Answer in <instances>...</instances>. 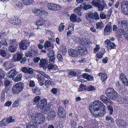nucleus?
I'll return each instance as SVG.
<instances>
[{
    "instance_id": "obj_34",
    "label": "nucleus",
    "mask_w": 128,
    "mask_h": 128,
    "mask_svg": "<svg viewBox=\"0 0 128 128\" xmlns=\"http://www.w3.org/2000/svg\"><path fill=\"white\" fill-rule=\"evenodd\" d=\"M8 123L6 119H4L0 122V126H6Z\"/></svg>"
},
{
    "instance_id": "obj_5",
    "label": "nucleus",
    "mask_w": 128,
    "mask_h": 128,
    "mask_svg": "<svg viewBox=\"0 0 128 128\" xmlns=\"http://www.w3.org/2000/svg\"><path fill=\"white\" fill-rule=\"evenodd\" d=\"M100 0H94L92 2V4L94 6L98 8V10L99 11H102L104 8L106 6V4H102L100 3Z\"/></svg>"
},
{
    "instance_id": "obj_58",
    "label": "nucleus",
    "mask_w": 128,
    "mask_h": 128,
    "mask_svg": "<svg viewBox=\"0 0 128 128\" xmlns=\"http://www.w3.org/2000/svg\"><path fill=\"white\" fill-rule=\"evenodd\" d=\"M51 46V44L50 42H46L44 44V46L45 47L49 48Z\"/></svg>"
},
{
    "instance_id": "obj_21",
    "label": "nucleus",
    "mask_w": 128,
    "mask_h": 128,
    "mask_svg": "<svg viewBox=\"0 0 128 128\" xmlns=\"http://www.w3.org/2000/svg\"><path fill=\"white\" fill-rule=\"evenodd\" d=\"M36 122H31L28 123L26 125V128H37V125H38Z\"/></svg>"
},
{
    "instance_id": "obj_56",
    "label": "nucleus",
    "mask_w": 128,
    "mask_h": 128,
    "mask_svg": "<svg viewBox=\"0 0 128 128\" xmlns=\"http://www.w3.org/2000/svg\"><path fill=\"white\" fill-rule=\"evenodd\" d=\"M6 119L8 122V123L14 122L15 121L14 119H12V116H10L8 118Z\"/></svg>"
},
{
    "instance_id": "obj_22",
    "label": "nucleus",
    "mask_w": 128,
    "mask_h": 128,
    "mask_svg": "<svg viewBox=\"0 0 128 128\" xmlns=\"http://www.w3.org/2000/svg\"><path fill=\"white\" fill-rule=\"evenodd\" d=\"M80 6L84 10H86L88 9L91 8L92 7V5L89 4H86L85 2H84L81 4Z\"/></svg>"
},
{
    "instance_id": "obj_26",
    "label": "nucleus",
    "mask_w": 128,
    "mask_h": 128,
    "mask_svg": "<svg viewBox=\"0 0 128 128\" xmlns=\"http://www.w3.org/2000/svg\"><path fill=\"white\" fill-rule=\"evenodd\" d=\"M105 42L108 46L112 48H114L116 46L114 43L111 42L110 40H106L105 41Z\"/></svg>"
},
{
    "instance_id": "obj_19",
    "label": "nucleus",
    "mask_w": 128,
    "mask_h": 128,
    "mask_svg": "<svg viewBox=\"0 0 128 128\" xmlns=\"http://www.w3.org/2000/svg\"><path fill=\"white\" fill-rule=\"evenodd\" d=\"M46 105V100L44 99L40 100L38 103L37 107L38 108L42 109Z\"/></svg>"
},
{
    "instance_id": "obj_45",
    "label": "nucleus",
    "mask_w": 128,
    "mask_h": 128,
    "mask_svg": "<svg viewBox=\"0 0 128 128\" xmlns=\"http://www.w3.org/2000/svg\"><path fill=\"white\" fill-rule=\"evenodd\" d=\"M56 66H54L52 64H49L48 66V65L47 68H48L49 70H55V69L56 68Z\"/></svg>"
},
{
    "instance_id": "obj_48",
    "label": "nucleus",
    "mask_w": 128,
    "mask_h": 128,
    "mask_svg": "<svg viewBox=\"0 0 128 128\" xmlns=\"http://www.w3.org/2000/svg\"><path fill=\"white\" fill-rule=\"evenodd\" d=\"M0 54L2 56L5 57L6 56V52L5 50L1 49L0 51Z\"/></svg>"
},
{
    "instance_id": "obj_6",
    "label": "nucleus",
    "mask_w": 128,
    "mask_h": 128,
    "mask_svg": "<svg viewBox=\"0 0 128 128\" xmlns=\"http://www.w3.org/2000/svg\"><path fill=\"white\" fill-rule=\"evenodd\" d=\"M48 62L47 59H41L40 60L39 64L40 68L44 70H46L47 68Z\"/></svg>"
},
{
    "instance_id": "obj_8",
    "label": "nucleus",
    "mask_w": 128,
    "mask_h": 128,
    "mask_svg": "<svg viewBox=\"0 0 128 128\" xmlns=\"http://www.w3.org/2000/svg\"><path fill=\"white\" fill-rule=\"evenodd\" d=\"M14 60L15 62L20 61L21 64H24L26 61V58H23L22 54L19 53L17 54L16 59Z\"/></svg>"
},
{
    "instance_id": "obj_16",
    "label": "nucleus",
    "mask_w": 128,
    "mask_h": 128,
    "mask_svg": "<svg viewBox=\"0 0 128 128\" xmlns=\"http://www.w3.org/2000/svg\"><path fill=\"white\" fill-rule=\"evenodd\" d=\"M21 70L24 73L30 74H32L33 73V70L30 68L24 67L22 68Z\"/></svg>"
},
{
    "instance_id": "obj_46",
    "label": "nucleus",
    "mask_w": 128,
    "mask_h": 128,
    "mask_svg": "<svg viewBox=\"0 0 128 128\" xmlns=\"http://www.w3.org/2000/svg\"><path fill=\"white\" fill-rule=\"evenodd\" d=\"M11 83V82L8 79L4 80V85L5 87H7L9 86Z\"/></svg>"
},
{
    "instance_id": "obj_18",
    "label": "nucleus",
    "mask_w": 128,
    "mask_h": 128,
    "mask_svg": "<svg viewBox=\"0 0 128 128\" xmlns=\"http://www.w3.org/2000/svg\"><path fill=\"white\" fill-rule=\"evenodd\" d=\"M101 100L104 104H107L108 103L112 104V102L105 96H101L100 97Z\"/></svg>"
},
{
    "instance_id": "obj_15",
    "label": "nucleus",
    "mask_w": 128,
    "mask_h": 128,
    "mask_svg": "<svg viewBox=\"0 0 128 128\" xmlns=\"http://www.w3.org/2000/svg\"><path fill=\"white\" fill-rule=\"evenodd\" d=\"M112 29V26L110 24H109L105 26L104 29V35H106V34H109V32H111Z\"/></svg>"
},
{
    "instance_id": "obj_1",
    "label": "nucleus",
    "mask_w": 128,
    "mask_h": 128,
    "mask_svg": "<svg viewBox=\"0 0 128 128\" xmlns=\"http://www.w3.org/2000/svg\"><path fill=\"white\" fill-rule=\"evenodd\" d=\"M91 104L90 110L93 116H101L106 113L105 106L100 101H95Z\"/></svg>"
},
{
    "instance_id": "obj_59",
    "label": "nucleus",
    "mask_w": 128,
    "mask_h": 128,
    "mask_svg": "<svg viewBox=\"0 0 128 128\" xmlns=\"http://www.w3.org/2000/svg\"><path fill=\"white\" fill-rule=\"evenodd\" d=\"M57 58L59 61H62L63 59L62 55L60 54H58L57 55Z\"/></svg>"
},
{
    "instance_id": "obj_51",
    "label": "nucleus",
    "mask_w": 128,
    "mask_h": 128,
    "mask_svg": "<svg viewBox=\"0 0 128 128\" xmlns=\"http://www.w3.org/2000/svg\"><path fill=\"white\" fill-rule=\"evenodd\" d=\"M79 72H77L76 73L73 71H72L70 72L69 75H70L77 76L79 74Z\"/></svg>"
},
{
    "instance_id": "obj_64",
    "label": "nucleus",
    "mask_w": 128,
    "mask_h": 128,
    "mask_svg": "<svg viewBox=\"0 0 128 128\" xmlns=\"http://www.w3.org/2000/svg\"><path fill=\"white\" fill-rule=\"evenodd\" d=\"M121 25L122 27H125L127 25V22L125 20H123L121 22Z\"/></svg>"
},
{
    "instance_id": "obj_10",
    "label": "nucleus",
    "mask_w": 128,
    "mask_h": 128,
    "mask_svg": "<svg viewBox=\"0 0 128 128\" xmlns=\"http://www.w3.org/2000/svg\"><path fill=\"white\" fill-rule=\"evenodd\" d=\"M56 116V114L54 111L52 110H50L49 112L47 114V118L48 120H54Z\"/></svg>"
},
{
    "instance_id": "obj_61",
    "label": "nucleus",
    "mask_w": 128,
    "mask_h": 128,
    "mask_svg": "<svg viewBox=\"0 0 128 128\" xmlns=\"http://www.w3.org/2000/svg\"><path fill=\"white\" fill-rule=\"evenodd\" d=\"M100 18L102 19H105L106 18V16L104 13H102V12H100Z\"/></svg>"
},
{
    "instance_id": "obj_32",
    "label": "nucleus",
    "mask_w": 128,
    "mask_h": 128,
    "mask_svg": "<svg viewBox=\"0 0 128 128\" xmlns=\"http://www.w3.org/2000/svg\"><path fill=\"white\" fill-rule=\"evenodd\" d=\"M37 79L38 81L40 82V85L41 86L43 85L44 84V83L43 82L44 80V78L42 76H38Z\"/></svg>"
},
{
    "instance_id": "obj_11",
    "label": "nucleus",
    "mask_w": 128,
    "mask_h": 128,
    "mask_svg": "<svg viewBox=\"0 0 128 128\" xmlns=\"http://www.w3.org/2000/svg\"><path fill=\"white\" fill-rule=\"evenodd\" d=\"M30 42L24 41H21V43L19 44L20 48V50H25L29 46Z\"/></svg>"
},
{
    "instance_id": "obj_12",
    "label": "nucleus",
    "mask_w": 128,
    "mask_h": 128,
    "mask_svg": "<svg viewBox=\"0 0 128 128\" xmlns=\"http://www.w3.org/2000/svg\"><path fill=\"white\" fill-rule=\"evenodd\" d=\"M88 17L91 19L94 18L96 20H97L99 19L100 18L98 13L96 12L93 13L92 12H90L88 14Z\"/></svg>"
},
{
    "instance_id": "obj_23",
    "label": "nucleus",
    "mask_w": 128,
    "mask_h": 128,
    "mask_svg": "<svg viewBox=\"0 0 128 128\" xmlns=\"http://www.w3.org/2000/svg\"><path fill=\"white\" fill-rule=\"evenodd\" d=\"M8 90V88L6 87L4 89H3L1 95V98L0 100L2 102L4 101L5 99V93L7 92Z\"/></svg>"
},
{
    "instance_id": "obj_43",
    "label": "nucleus",
    "mask_w": 128,
    "mask_h": 128,
    "mask_svg": "<svg viewBox=\"0 0 128 128\" xmlns=\"http://www.w3.org/2000/svg\"><path fill=\"white\" fill-rule=\"evenodd\" d=\"M87 90L88 91H92L96 90V88L92 85L87 86Z\"/></svg>"
},
{
    "instance_id": "obj_53",
    "label": "nucleus",
    "mask_w": 128,
    "mask_h": 128,
    "mask_svg": "<svg viewBox=\"0 0 128 128\" xmlns=\"http://www.w3.org/2000/svg\"><path fill=\"white\" fill-rule=\"evenodd\" d=\"M106 121L110 120V122H113V121L114 120L113 118L110 116H108L106 117Z\"/></svg>"
},
{
    "instance_id": "obj_54",
    "label": "nucleus",
    "mask_w": 128,
    "mask_h": 128,
    "mask_svg": "<svg viewBox=\"0 0 128 128\" xmlns=\"http://www.w3.org/2000/svg\"><path fill=\"white\" fill-rule=\"evenodd\" d=\"M108 110L109 111V114L111 115L113 112V108L112 106H108Z\"/></svg>"
},
{
    "instance_id": "obj_62",
    "label": "nucleus",
    "mask_w": 128,
    "mask_h": 128,
    "mask_svg": "<svg viewBox=\"0 0 128 128\" xmlns=\"http://www.w3.org/2000/svg\"><path fill=\"white\" fill-rule=\"evenodd\" d=\"M20 100H17L13 104V106L14 107H16L18 106V102Z\"/></svg>"
},
{
    "instance_id": "obj_4",
    "label": "nucleus",
    "mask_w": 128,
    "mask_h": 128,
    "mask_svg": "<svg viewBox=\"0 0 128 128\" xmlns=\"http://www.w3.org/2000/svg\"><path fill=\"white\" fill-rule=\"evenodd\" d=\"M121 10L124 13L128 15V2L125 0L120 3Z\"/></svg>"
},
{
    "instance_id": "obj_36",
    "label": "nucleus",
    "mask_w": 128,
    "mask_h": 128,
    "mask_svg": "<svg viewBox=\"0 0 128 128\" xmlns=\"http://www.w3.org/2000/svg\"><path fill=\"white\" fill-rule=\"evenodd\" d=\"M76 124L75 121L71 120H70V125L72 128H76Z\"/></svg>"
},
{
    "instance_id": "obj_60",
    "label": "nucleus",
    "mask_w": 128,
    "mask_h": 128,
    "mask_svg": "<svg viewBox=\"0 0 128 128\" xmlns=\"http://www.w3.org/2000/svg\"><path fill=\"white\" fill-rule=\"evenodd\" d=\"M123 83L125 86H128V82L127 78L122 80Z\"/></svg>"
},
{
    "instance_id": "obj_40",
    "label": "nucleus",
    "mask_w": 128,
    "mask_h": 128,
    "mask_svg": "<svg viewBox=\"0 0 128 128\" xmlns=\"http://www.w3.org/2000/svg\"><path fill=\"white\" fill-rule=\"evenodd\" d=\"M96 26L97 29H100L104 26V24L102 22H98L96 24Z\"/></svg>"
},
{
    "instance_id": "obj_27",
    "label": "nucleus",
    "mask_w": 128,
    "mask_h": 128,
    "mask_svg": "<svg viewBox=\"0 0 128 128\" xmlns=\"http://www.w3.org/2000/svg\"><path fill=\"white\" fill-rule=\"evenodd\" d=\"M16 46H14L10 45L8 46V50L10 52H15L16 50Z\"/></svg>"
},
{
    "instance_id": "obj_7",
    "label": "nucleus",
    "mask_w": 128,
    "mask_h": 128,
    "mask_svg": "<svg viewBox=\"0 0 128 128\" xmlns=\"http://www.w3.org/2000/svg\"><path fill=\"white\" fill-rule=\"evenodd\" d=\"M47 7L49 9L52 10H58L62 8L61 7L60 5L52 3L48 4Z\"/></svg>"
},
{
    "instance_id": "obj_24",
    "label": "nucleus",
    "mask_w": 128,
    "mask_h": 128,
    "mask_svg": "<svg viewBox=\"0 0 128 128\" xmlns=\"http://www.w3.org/2000/svg\"><path fill=\"white\" fill-rule=\"evenodd\" d=\"M4 66L8 68H11L14 66V65L10 62H5L3 65Z\"/></svg>"
},
{
    "instance_id": "obj_42",
    "label": "nucleus",
    "mask_w": 128,
    "mask_h": 128,
    "mask_svg": "<svg viewBox=\"0 0 128 128\" xmlns=\"http://www.w3.org/2000/svg\"><path fill=\"white\" fill-rule=\"evenodd\" d=\"M60 117H61L65 118L66 117V111L62 112L58 114Z\"/></svg>"
},
{
    "instance_id": "obj_57",
    "label": "nucleus",
    "mask_w": 128,
    "mask_h": 128,
    "mask_svg": "<svg viewBox=\"0 0 128 128\" xmlns=\"http://www.w3.org/2000/svg\"><path fill=\"white\" fill-rule=\"evenodd\" d=\"M104 54V53L101 52H99L97 54V57L99 58L100 59L102 58Z\"/></svg>"
},
{
    "instance_id": "obj_63",
    "label": "nucleus",
    "mask_w": 128,
    "mask_h": 128,
    "mask_svg": "<svg viewBox=\"0 0 128 128\" xmlns=\"http://www.w3.org/2000/svg\"><path fill=\"white\" fill-rule=\"evenodd\" d=\"M87 86L84 85L83 84H81L80 85V88H82V90L83 91L84 90H87Z\"/></svg>"
},
{
    "instance_id": "obj_38",
    "label": "nucleus",
    "mask_w": 128,
    "mask_h": 128,
    "mask_svg": "<svg viewBox=\"0 0 128 128\" xmlns=\"http://www.w3.org/2000/svg\"><path fill=\"white\" fill-rule=\"evenodd\" d=\"M9 44L10 45L14 46H18V44L17 43L16 40H9Z\"/></svg>"
},
{
    "instance_id": "obj_28",
    "label": "nucleus",
    "mask_w": 128,
    "mask_h": 128,
    "mask_svg": "<svg viewBox=\"0 0 128 128\" xmlns=\"http://www.w3.org/2000/svg\"><path fill=\"white\" fill-rule=\"evenodd\" d=\"M83 76L84 78H86L89 80L92 81L93 79V77L92 76L86 73L83 74Z\"/></svg>"
},
{
    "instance_id": "obj_49",
    "label": "nucleus",
    "mask_w": 128,
    "mask_h": 128,
    "mask_svg": "<svg viewBox=\"0 0 128 128\" xmlns=\"http://www.w3.org/2000/svg\"><path fill=\"white\" fill-rule=\"evenodd\" d=\"M45 85L46 86V88H48V86H50L51 84V82L50 80H46L44 82Z\"/></svg>"
},
{
    "instance_id": "obj_35",
    "label": "nucleus",
    "mask_w": 128,
    "mask_h": 128,
    "mask_svg": "<svg viewBox=\"0 0 128 128\" xmlns=\"http://www.w3.org/2000/svg\"><path fill=\"white\" fill-rule=\"evenodd\" d=\"M22 74H20L17 75V76L13 80L15 82H18L20 80L22 79Z\"/></svg>"
},
{
    "instance_id": "obj_29",
    "label": "nucleus",
    "mask_w": 128,
    "mask_h": 128,
    "mask_svg": "<svg viewBox=\"0 0 128 128\" xmlns=\"http://www.w3.org/2000/svg\"><path fill=\"white\" fill-rule=\"evenodd\" d=\"M117 122L118 125L121 127H125L128 125V122H126L123 121H120Z\"/></svg>"
},
{
    "instance_id": "obj_25",
    "label": "nucleus",
    "mask_w": 128,
    "mask_h": 128,
    "mask_svg": "<svg viewBox=\"0 0 128 128\" xmlns=\"http://www.w3.org/2000/svg\"><path fill=\"white\" fill-rule=\"evenodd\" d=\"M125 34V32L123 30L120 29L117 32L116 36L118 38H122V34L123 35Z\"/></svg>"
},
{
    "instance_id": "obj_13",
    "label": "nucleus",
    "mask_w": 128,
    "mask_h": 128,
    "mask_svg": "<svg viewBox=\"0 0 128 128\" xmlns=\"http://www.w3.org/2000/svg\"><path fill=\"white\" fill-rule=\"evenodd\" d=\"M79 42L80 44L83 46L89 45L91 42L88 40H87L85 38H83L79 40Z\"/></svg>"
},
{
    "instance_id": "obj_37",
    "label": "nucleus",
    "mask_w": 128,
    "mask_h": 128,
    "mask_svg": "<svg viewBox=\"0 0 128 128\" xmlns=\"http://www.w3.org/2000/svg\"><path fill=\"white\" fill-rule=\"evenodd\" d=\"M50 107L48 106H47L46 105L44 106L42 108V112L44 114H46L47 113L48 111L50 110L49 108Z\"/></svg>"
},
{
    "instance_id": "obj_55",
    "label": "nucleus",
    "mask_w": 128,
    "mask_h": 128,
    "mask_svg": "<svg viewBox=\"0 0 128 128\" xmlns=\"http://www.w3.org/2000/svg\"><path fill=\"white\" fill-rule=\"evenodd\" d=\"M64 111H66L64 108L62 106H59L58 108V111L57 112L58 114L61 113Z\"/></svg>"
},
{
    "instance_id": "obj_9",
    "label": "nucleus",
    "mask_w": 128,
    "mask_h": 128,
    "mask_svg": "<svg viewBox=\"0 0 128 128\" xmlns=\"http://www.w3.org/2000/svg\"><path fill=\"white\" fill-rule=\"evenodd\" d=\"M18 74V72L15 69H12L11 70L8 72V77L10 78H12L13 80L16 76Z\"/></svg>"
},
{
    "instance_id": "obj_2",
    "label": "nucleus",
    "mask_w": 128,
    "mask_h": 128,
    "mask_svg": "<svg viewBox=\"0 0 128 128\" xmlns=\"http://www.w3.org/2000/svg\"><path fill=\"white\" fill-rule=\"evenodd\" d=\"M32 118L34 120V122H36L38 124H42L45 120V118L42 114L40 112L32 115Z\"/></svg>"
},
{
    "instance_id": "obj_39",
    "label": "nucleus",
    "mask_w": 128,
    "mask_h": 128,
    "mask_svg": "<svg viewBox=\"0 0 128 128\" xmlns=\"http://www.w3.org/2000/svg\"><path fill=\"white\" fill-rule=\"evenodd\" d=\"M0 42L3 46H7L8 45V44L7 43L6 40L5 38H2Z\"/></svg>"
},
{
    "instance_id": "obj_14",
    "label": "nucleus",
    "mask_w": 128,
    "mask_h": 128,
    "mask_svg": "<svg viewBox=\"0 0 128 128\" xmlns=\"http://www.w3.org/2000/svg\"><path fill=\"white\" fill-rule=\"evenodd\" d=\"M118 94L115 91L112 92L110 95H108L107 97L112 100H115L118 98Z\"/></svg>"
},
{
    "instance_id": "obj_30",
    "label": "nucleus",
    "mask_w": 128,
    "mask_h": 128,
    "mask_svg": "<svg viewBox=\"0 0 128 128\" xmlns=\"http://www.w3.org/2000/svg\"><path fill=\"white\" fill-rule=\"evenodd\" d=\"M44 21L42 19H40L37 20L36 24L38 26H42L44 24Z\"/></svg>"
},
{
    "instance_id": "obj_3",
    "label": "nucleus",
    "mask_w": 128,
    "mask_h": 128,
    "mask_svg": "<svg viewBox=\"0 0 128 128\" xmlns=\"http://www.w3.org/2000/svg\"><path fill=\"white\" fill-rule=\"evenodd\" d=\"M23 84L19 82L15 84L12 87V92L14 94H18L21 92L24 88Z\"/></svg>"
},
{
    "instance_id": "obj_31",
    "label": "nucleus",
    "mask_w": 128,
    "mask_h": 128,
    "mask_svg": "<svg viewBox=\"0 0 128 128\" xmlns=\"http://www.w3.org/2000/svg\"><path fill=\"white\" fill-rule=\"evenodd\" d=\"M77 16L75 14H72L70 16V20L72 22H75L76 21Z\"/></svg>"
},
{
    "instance_id": "obj_52",
    "label": "nucleus",
    "mask_w": 128,
    "mask_h": 128,
    "mask_svg": "<svg viewBox=\"0 0 128 128\" xmlns=\"http://www.w3.org/2000/svg\"><path fill=\"white\" fill-rule=\"evenodd\" d=\"M73 28V27H71V26H69L68 27V30H69V31L67 33V37L68 38V37L69 36H70L72 34V32L70 31L71 30L70 29V28Z\"/></svg>"
},
{
    "instance_id": "obj_20",
    "label": "nucleus",
    "mask_w": 128,
    "mask_h": 128,
    "mask_svg": "<svg viewBox=\"0 0 128 128\" xmlns=\"http://www.w3.org/2000/svg\"><path fill=\"white\" fill-rule=\"evenodd\" d=\"M68 52L70 56L72 57H78L79 56L78 51L75 50L70 49Z\"/></svg>"
},
{
    "instance_id": "obj_41",
    "label": "nucleus",
    "mask_w": 128,
    "mask_h": 128,
    "mask_svg": "<svg viewBox=\"0 0 128 128\" xmlns=\"http://www.w3.org/2000/svg\"><path fill=\"white\" fill-rule=\"evenodd\" d=\"M120 99L122 103H126L128 102V98L127 97H121Z\"/></svg>"
},
{
    "instance_id": "obj_17",
    "label": "nucleus",
    "mask_w": 128,
    "mask_h": 128,
    "mask_svg": "<svg viewBox=\"0 0 128 128\" xmlns=\"http://www.w3.org/2000/svg\"><path fill=\"white\" fill-rule=\"evenodd\" d=\"M78 52L79 56H80V55H83L86 54L87 53V50L86 48H82L80 47L78 48Z\"/></svg>"
},
{
    "instance_id": "obj_50",
    "label": "nucleus",
    "mask_w": 128,
    "mask_h": 128,
    "mask_svg": "<svg viewBox=\"0 0 128 128\" xmlns=\"http://www.w3.org/2000/svg\"><path fill=\"white\" fill-rule=\"evenodd\" d=\"M38 73H40V74L42 75L43 76L47 78L48 79H50V76L46 74H45L44 72H41V71H38Z\"/></svg>"
},
{
    "instance_id": "obj_44",
    "label": "nucleus",
    "mask_w": 128,
    "mask_h": 128,
    "mask_svg": "<svg viewBox=\"0 0 128 128\" xmlns=\"http://www.w3.org/2000/svg\"><path fill=\"white\" fill-rule=\"evenodd\" d=\"M113 90L111 88H108L107 89V90L106 91L105 94H106V95L107 96L108 95H109L111 93H112V92H113Z\"/></svg>"
},
{
    "instance_id": "obj_33",
    "label": "nucleus",
    "mask_w": 128,
    "mask_h": 128,
    "mask_svg": "<svg viewBox=\"0 0 128 128\" xmlns=\"http://www.w3.org/2000/svg\"><path fill=\"white\" fill-rule=\"evenodd\" d=\"M33 0H23L22 3L25 5H29L34 2Z\"/></svg>"
},
{
    "instance_id": "obj_47",
    "label": "nucleus",
    "mask_w": 128,
    "mask_h": 128,
    "mask_svg": "<svg viewBox=\"0 0 128 128\" xmlns=\"http://www.w3.org/2000/svg\"><path fill=\"white\" fill-rule=\"evenodd\" d=\"M55 56H54L52 55L49 57V62L50 63H54L55 59Z\"/></svg>"
}]
</instances>
